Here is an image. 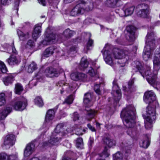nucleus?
I'll return each instance as SVG.
<instances>
[{"instance_id": "nucleus-1", "label": "nucleus", "mask_w": 160, "mask_h": 160, "mask_svg": "<svg viewBox=\"0 0 160 160\" xmlns=\"http://www.w3.org/2000/svg\"><path fill=\"white\" fill-rule=\"evenodd\" d=\"M112 53L110 51L105 50L103 53V58L106 63L112 65L113 63V57L119 60L118 62L124 66L128 59V55L130 51L128 50H121L118 48H114Z\"/></svg>"}, {"instance_id": "nucleus-2", "label": "nucleus", "mask_w": 160, "mask_h": 160, "mask_svg": "<svg viewBox=\"0 0 160 160\" xmlns=\"http://www.w3.org/2000/svg\"><path fill=\"white\" fill-rule=\"evenodd\" d=\"M28 105V100L23 97L15 102L12 106H7L0 112V121L4 120L8 114L12 112V107L15 110L22 111L25 110Z\"/></svg>"}, {"instance_id": "nucleus-3", "label": "nucleus", "mask_w": 160, "mask_h": 160, "mask_svg": "<svg viewBox=\"0 0 160 160\" xmlns=\"http://www.w3.org/2000/svg\"><path fill=\"white\" fill-rule=\"evenodd\" d=\"M156 35L153 31L148 32L146 38V46L144 48L143 57L145 61L150 58L152 51L155 48Z\"/></svg>"}, {"instance_id": "nucleus-4", "label": "nucleus", "mask_w": 160, "mask_h": 160, "mask_svg": "<svg viewBox=\"0 0 160 160\" xmlns=\"http://www.w3.org/2000/svg\"><path fill=\"white\" fill-rule=\"evenodd\" d=\"M124 125L127 128H131L135 124V109L132 106L128 107L123 109L121 114Z\"/></svg>"}, {"instance_id": "nucleus-5", "label": "nucleus", "mask_w": 160, "mask_h": 160, "mask_svg": "<svg viewBox=\"0 0 160 160\" xmlns=\"http://www.w3.org/2000/svg\"><path fill=\"white\" fill-rule=\"evenodd\" d=\"M150 68L148 66L145 68L141 66L138 68V70L142 76L146 79L149 83L156 88H160V81H158L156 79L157 75H154V72L152 73L150 72Z\"/></svg>"}, {"instance_id": "nucleus-6", "label": "nucleus", "mask_w": 160, "mask_h": 160, "mask_svg": "<svg viewBox=\"0 0 160 160\" xmlns=\"http://www.w3.org/2000/svg\"><path fill=\"white\" fill-rule=\"evenodd\" d=\"M86 2L83 0H79L78 4H77L70 12V15L72 16H78L83 14L85 11H89L91 9L89 8L86 7L87 4Z\"/></svg>"}, {"instance_id": "nucleus-7", "label": "nucleus", "mask_w": 160, "mask_h": 160, "mask_svg": "<svg viewBox=\"0 0 160 160\" xmlns=\"http://www.w3.org/2000/svg\"><path fill=\"white\" fill-rule=\"evenodd\" d=\"M156 118L154 108L148 106L147 108L145 116V119L147 122H145V126L146 129H148L152 127V124L155 122Z\"/></svg>"}, {"instance_id": "nucleus-8", "label": "nucleus", "mask_w": 160, "mask_h": 160, "mask_svg": "<svg viewBox=\"0 0 160 160\" xmlns=\"http://www.w3.org/2000/svg\"><path fill=\"white\" fill-rule=\"evenodd\" d=\"M155 52L153 60L154 68L155 69L153 72H154L155 75H157L158 71L160 68V48L157 49Z\"/></svg>"}, {"instance_id": "nucleus-9", "label": "nucleus", "mask_w": 160, "mask_h": 160, "mask_svg": "<svg viewBox=\"0 0 160 160\" xmlns=\"http://www.w3.org/2000/svg\"><path fill=\"white\" fill-rule=\"evenodd\" d=\"M59 105V104L57 105L53 108L49 109L47 111L45 116V122L48 123L51 122L53 119Z\"/></svg>"}, {"instance_id": "nucleus-10", "label": "nucleus", "mask_w": 160, "mask_h": 160, "mask_svg": "<svg viewBox=\"0 0 160 160\" xmlns=\"http://www.w3.org/2000/svg\"><path fill=\"white\" fill-rule=\"evenodd\" d=\"M45 74L47 77L52 78L58 77L60 73L57 69L51 66L47 67L45 69Z\"/></svg>"}, {"instance_id": "nucleus-11", "label": "nucleus", "mask_w": 160, "mask_h": 160, "mask_svg": "<svg viewBox=\"0 0 160 160\" xmlns=\"http://www.w3.org/2000/svg\"><path fill=\"white\" fill-rule=\"evenodd\" d=\"M127 33L126 37L127 39L129 41H132L135 39V32L136 29L132 26H128L127 27Z\"/></svg>"}, {"instance_id": "nucleus-12", "label": "nucleus", "mask_w": 160, "mask_h": 160, "mask_svg": "<svg viewBox=\"0 0 160 160\" xmlns=\"http://www.w3.org/2000/svg\"><path fill=\"white\" fill-rule=\"evenodd\" d=\"M143 99L146 103L149 104L155 100L156 95L152 91L146 92L144 93Z\"/></svg>"}, {"instance_id": "nucleus-13", "label": "nucleus", "mask_w": 160, "mask_h": 160, "mask_svg": "<svg viewBox=\"0 0 160 160\" xmlns=\"http://www.w3.org/2000/svg\"><path fill=\"white\" fill-rule=\"evenodd\" d=\"M15 141V136L13 134H9L4 138L3 144L5 146H12L14 144Z\"/></svg>"}, {"instance_id": "nucleus-14", "label": "nucleus", "mask_w": 160, "mask_h": 160, "mask_svg": "<svg viewBox=\"0 0 160 160\" xmlns=\"http://www.w3.org/2000/svg\"><path fill=\"white\" fill-rule=\"evenodd\" d=\"M41 26L42 24H37L35 26L32 33V37L33 39L36 40L39 37V34L41 32Z\"/></svg>"}, {"instance_id": "nucleus-15", "label": "nucleus", "mask_w": 160, "mask_h": 160, "mask_svg": "<svg viewBox=\"0 0 160 160\" xmlns=\"http://www.w3.org/2000/svg\"><path fill=\"white\" fill-rule=\"evenodd\" d=\"M35 146L34 144L32 142L27 144L24 150V156L28 157L31 155L34 151Z\"/></svg>"}, {"instance_id": "nucleus-16", "label": "nucleus", "mask_w": 160, "mask_h": 160, "mask_svg": "<svg viewBox=\"0 0 160 160\" xmlns=\"http://www.w3.org/2000/svg\"><path fill=\"white\" fill-rule=\"evenodd\" d=\"M6 61L9 65L12 66L18 65L21 62V61L14 55H11L9 58L7 59Z\"/></svg>"}, {"instance_id": "nucleus-17", "label": "nucleus", "mask_w": 160, "mask_h": 160, "mask_svg": "<svg viewBox=\"0 0 160 160\" xmlns=\"http://www.w3.org/2000/svg\"><path fill=\"white\" fill-rule=\"evenodd\" d=\"M87 77V76L86 74L78 72H75L71 75L72 79L76 81L79 80H83Z\"/></svg>"}, {"instance_id": "nucleus-18", "label": "nucleus", "mask_w": 160, "mask_h": 160, "mask_svg": "<svg viewBox=\"0 0 160 160\" xmlns=\"http://www.w3.org/2000/svg\"><path fill=\"white\" fill-rule=\"evenodd\" d=\"M2 81L6 86L12 84L14 81L13 75L11 73L8 74L2 78Z\"/></svg>"}, {"instance_id": "nucleus-19", "label": "nucleus", "mask_w": 160, "mask_h": 160, "mask_svg": "<svg viewBox=\"0 0 160 160\" xmlns=\"http://www.w3.org/2000/svg\"><path fill=\"white\" fill-rule=\"evenodd\" d=\"M92 100V95L91 93L88 92L85 94L83 98V102L85 107H89L91 106Z\"/></svg>"}, {"instance_id": "nucleus-20", "label": "nucleus", "mask_w": 160, "mask_h": 160, "mask_svg": "<svg viewBox=\"0 0 160 160\" xmlns=\"http://www.w3.org/2000/svg\"><path fill=\"white\" fill-rule=\"evenodd\" d=\"M56 48V47L53 46H51L47 48L43 52V56L46 57H49L53 54L54 51Z\"/></svg>"}, {"instance_id": "nucleus-21", "label": "nucleus", "mask_w": 160, "mask_h": 160, "mask_svg": "<svg viewBox=\"0 0 160 160\" xmlns=\"http://www.w3.org/2000/svg\"><path fill=\"white\" fill-rule=\"evenodd\" d=\"M18 35L21 40L24 41L28 39L30 37V35L28 32L24 33L20 30L17 31Z\"/></svg>"}, {"instance_id": "nucleus-22", "label": "nucleus", "mask_w": 160, "mask_h": 160, "mask_svg": "<svg viewBox=\"0 0 160 160\" xmlns=\"http://www.w3.org/2000/svg\"><path fill=\"white\" fill-rule=\"evenodd\" d=\"M104 144L109 148L112 147L115 145V141L110 139L108 137L104 138H103Z\"/></svg>"}, {"instance_id": "nucleus-23", "label": "nucleus", "mask_w": 160, "mask_h": 160, "mask_svg": "<svg viewBox=\"0 0 160 160\" xmlns=\"http://www.w3.org/2000/svg\"><path fill=\"white\" fill-rule=\"evenodd\" d=\"M56 39V35L55 34L52 33H48L46 34L44 39L42 41V43L44 44V42H46V44H48L47 43L50 42L53 40H55Z\"/></svg>"}, {"instance_id": "nucleus-24", "label": "nucleus", "mask_w": 160, "mask_h": 160, "mask_svg": "<svg viewBox=\"0 0 160 160\" xmlns=\"http://www.w3.org/2000/svg\"><path fill=\"white\" fill-rule=\"evenodd\" d=\"M88 65V62L87 58H82L81 59L79 66L80 69L84 70L87 68Z\"/></svg>"}, {"instance_id": "nucleus-25", "label": "nucleus", "mask_w": 160, "mask_h": 160, "mask_svg": "<svg viewBox=\"0 0 160 160\" xmlns=\"http://www.w3.org/2000/svg\"><path fill=\"white\" fill-rule=\"evenodd\" d=\"M35 104L39 107H42L44 105L42 99L40 96H36L34 99Z\"/></svg>"}, {"instance_id": "nucleus-26", "label": "nucleus", "mask_w": 160, "mask_h": 160, "mask_svg": "<svg viewBox=\"0 0 160 160\" xmlns=\"http://www.w3.org/2000/svg\"><path fill=\"white\" fill-rule=\"evenodd\" d=\"M134 81L133 79H132L129 81L128 83V87L127 88L125 86H123V91L128 92H131L133 91L132 88V86L134 83Z\"/></svg>"}, {"instance_id": "nucleus-27", "label": "nucleus", "mask_w": 160, "mask_h": 160, "mask_svg": "<svg viewBox=\"0 0 160 160\" xmlns=\"http://www.w3.org/2000/svg\"><path fill=\"white\" fill-rule=\"evenodd\" d=\"M74 33L73 31L68 28L64 31L63 34L66 38H69L73 36Z\"/></svg>"}, {"instance_id": "nucleus-28", "label": "nucleus", "mask_w": 160, "mask_h": 160, "mask_svg": "<svg viewBox=\"0 0 160 160\" xmlns=\"http://www.w3.org/2000/svg\"><path fill=\"white\" fill-rule=\"evenodd\" d=\"M59 141V138L57 136V135L54 136L52 135L50 137L49 140V142L51 144L53 145H57Z\"/></svg>"}, {"instance_id": "nucleus-29", "label": "nucleus", "mask_w": 160, "mask_h": 160, "mask_svg": "<svg viewBox=\"0 0 160 160\" xmlns=\"http://www.w3.org/2000/svg\"><path fill=\"white\" fill-rule=\"evenodd\" d=\"M65 124L64 123H58L55 129H54L55 132L59 133L63 131V128Z\"/></svg>"}, {"instance_id": "nucleus-30", "label": "nucleus", "mask_w": 160, "mask_h": 160, "mask_svg": "<svg viewBox=\"0 0 160 160\" xmlns=\"http://www.w3.org/2000/svg\"><path fill=\"white\" fill-rule=\"evenodd\" d=\"M150 12V11H148L147 10H139L137 12V15L139 17L147 18L148 17Z\"/></svg>"}, {"instance_id": "nucleus-31", "label": "nucleus", "mask_w": 160, "mask_h": 160, "mask_svg": "<svg viewBox=\"0 0 160 160\" xmlns=\"http://www.w3.org/2000/svg\"><path fill=\"white\" fill-rule=\"evenodd\" d=\"M15 93L18 95H20L23 91V88L21 85L19 83H17L15 87Z\"/></svg>"}, {"instance_id": "nucleus-32", "label": "nucleus", "mask_w": 160, "mask_h": 160, "mask_svg": "<svg viewBox=\"0 0 160 160\" xmlns=\"http://www.w3.org/2000/svg\"><path fill=\"white\" fill-rule=\"evenodd\" d=\"M119 0H107L106 2V5L108 7L114 8L116 6L117 2Z\"/></svg>"}, {"instance_id": "nucleus-33", "label": "nucleus", "mask_w": 160, "mask_h": 160, "mask_svg": "<svg viewBox=\"0 0 160 160\" xmlns=\"http://www.w3.org/2000/svg\"><path fill=\"white\" fill-rule=\"evenodd\" d=\"M91 37L90 35L89 36V39L86 45V48L87 51L92 49L94 46L93 40L90 38Z\"/></svg>"}, {"instance_id": "nucleus-34", "label": "nucleus", "mask_w": 160, "mask_h": 160, "mask_svg": "<svg viewBox=\"0 0 160 160\" xmlns=\"http://www.w3.org/2000/svg\"><path fill=\"white\" fill-rule=\"evenodd\" d=\"M95 115V112L92 110H90L88 112L87 114V118L88 120L90 121L91 119L94 118Z\"/></svg>"}, {"instance_id": "nucleus-35", "label": "nucleus", "mask_w": 160, "mask_h": 160, "mask_svg": "<svg viewBox=\"0 0 160 160\" xmlns=\"http://www.w3.org/2000/svg\"><path fill=\"white\" fill-rule=\"evenodd\" d=\"M37 68V64L34 62H32L28 67V72L29 73H32Z\"/></svg>"}, {"instance_id": "nucleus-36", "label": "nucleus", "mask_w": 160, "mask_h": 160, "mask_svg": "<svg viewBox=\"0 0 160 160\" xmlns=\"http://www.w3.org/2000/svg\"><path fill=\"white\" fill-rule=\"evenodd\" d=\"M83 139L82 138L79 137L76 140V146L77 148H81L83 146Z\"/></svg>"}, {"instance_id": "nucleus-37", "label": "nucleus", "mask_w": 160, "mask_h": 160, "mask_svg": "<svg viewBox=\"0 0 160 160\" xmlns=\"http://www.w3.org/2000/svg\"><path fill=\"white\" fill-rule=\"evenodd\" d=\"M6 102L5 94L4 93H0V106L4 105Z\"/></svg>"}, {"instance_id": "nucleus-38", "label": "nucleus", "mask_w": 160, "mask_h": 160, "mask_svg": "<svg viewBox=\"0 0 160 160\" xmlns=\"http://www.w3.org/2000/svg\"><path fill=\"white\" fill-rule=\"evenodd\" d=\"M0 70L3 73H5L8 72V69L4 63L0 61Z\"/></svg>"}, {"instance_id": "nucleus-39", "label": "nucleus", "mask_w": 160, "mask_h": 160, "mask_svg": "<svg viewBox=\"0 0 160 160\" xmlns=\"http://www.w3.org/2000/svg\"><path fill=\"white\" fill-rule=\"evenodd\" d=\"M107 147H105L103 151L102 154H101V160H105V158L109 156V154L107 152Z\"/></svg>"}, {"instance_id": "nucleus-40", "label": "nucleus", "mask_w": 160, "mask_h": 160, "mask_svg": "<svg viewBox=\"0 0 160 160\" xmlns=\"http://www.w3.org/2000/svg\"><path fill=\"white\" fill-rule=\"evenodd\" d=\"M138 8L140 10L147 11H150V8L148 5L145 3H142L138 6Z\"/></svg>"}, {"instance_id": "nucleus-41", "label": "nucleus", "mask_w": 160, "mask_h": 160, "mask_svg": "<svg viewBox=\"0 0 160 160\" xmlns=\"http://www.w3.org/2000/svg\"><path fill=\"white\" fill-rule=\"evenodd\" d=\"M134 7L132 6L127 8L124 11V13L126 16H128L131 15L133 12L134 10Z\"/></svg>"}, {"instance_id": "nucleus-42", "label": "nucleus", "mask_w": 160, "mask_h": 160, "mask_svg": "<svg viewBox=\"0 0 160 160\" xmlns=\"http://www.w3.org/2000/svg\"><path fill=\"white\" fill-rule=\"evenodd\" d=\"M123 155L120 152H118L113 155V160H122Z\"/></svg>"}, {"instance_id": "nucleus-43", "label": "nucleus", "mask_w": 160, "mask_h": 160, "mask_svg": "<svg viewBox=\"0 0 160 160\" xmlns=\"http://www.w3.org/2000/svg\"><path fill=\"white\" fill-rule=\"evenodd\" d=\"M121 97V91L119 90H117L115 92V96L114 97L115 100L118 101L120 100Z\"/></svg>"}, {"instance_id": "nucleus-44", "label": "nucleus", "mask_w": 160, "mask_h": 160, "mask_svg": "<svg viewBox=\"0 0 160 160\" xmlns=\"http://www.w3.org/2000/svg\"><path fill=\"white\" fill-rule=\"evenodd\" d=\"M150 142L148 139L143 141L140 144V146L144 148H147L150 144Z\"/></svg>"}, {"instance_id": "nucleus-45", "label": "nucleus", "mask_w": 160, "mask_h": 160, "mask_svg": "<svg viewBox=\"0 0 160 160\" xmlns=\"http://www.w3.org/2000/svg\"><path fill=\"white\" fill-rule=\"evenodd\" d=\"M93 89L95 92L98 95H100V82L99 84L95 83Z\"/></svg>"}, {"instance_id": "nucleus-46", "label": "nucleus", "mask_w": 160, "mask_h": 160, "mask_svg": "<svg viewBox=\"0 0 160 160\" xmlns=\"http://www.w3.org/2000/svg\"><path fill=\"white\" fill-rule=\"evenodd\" d=\"M73 101V96L72 95L68 96L65 101L66 103L69 105L71 104L72 103Z\"/></svg>"}, {"instance_id": "nucleus-47", "label": "nucleus", "mask_w": 160, "mask_h": 160, "mask_svg": "<svg viewBox=\"0 0 160 160\" xmlns=\"http://www.w3.org/2000/svg\"><path fill=\"white\" fill-rule=\"evenodd\" d=\"M91 69L88 70V73L91 76H94L96 75V73L95 72L94 70L92 67H91Z\"/></svg>"}, {"instance_id": "nucleus-48", "label": "nucleus", "mask_w": 160, "mask_h": 160, "mask_svg": "<svg viewBox=\"0 0 160 160\" xmlns=\"http://www.w3.org/2000/svg\"><path fill=\"white\" fill-rule=\"evenodd\" d=\"M49 5L52 6L53 4H56L58 3V0H47Z\"/></svg>"}, {"instance_id": "nucleus-49", "label": "nucleus", "mask_w": 160, "mask_h": 160, "mask_svg": "<svg viewBox=\"0 0 160 160\" xmlns=\"http://www.w3.org/2000/svg\"><path fill=\"white\" fill-rule=\"evenodd\" d=\"M87 126L88 128L92 132H95L96 131V130L95 128L92 126L90 123H89L88 124Z\"/></svg>"}, {"instance_id": "nucleus-50", "label": "nucleus", "mask_w": 160, "mask_h": 160, "mask_svg": "<svg viewBox=\"0 0 160 160\" xmlns=\"http://www.w3.org/2000/svg\"><path fill=\"white\" fill-rule=\"evenodd\" d=\"M20 1L21 0H15L14 2V7L16 9H18Z\"/></svg>"}, {"instance_id": "nucleus-51", "label": "nucleus", "mask_w": 160, "mask_h": 160, "mask_svg": "<svg viewBox=\"0 0 160 160\" xmlns=\"http://www.w3.org/2000/svg\"><path fill=\"white\" fill-rule=\"evenodd\" d=\"M79 119V115L77 112L74 113L73 120L76 121L78 120Z\"/></svg>"}, {"instance_id": "nucleus-52", "label": "nucleus", "mask_w": 160, "mask_h": 160, "mask_svg": "<svg viewBox=\"0 0 160 160\" xmlns=\"http://www.w3.org/2000/svg\"><path fill=\"white\" fill-rule=\"evenodd\" d=\"M40 73L38 72L36 73L34 75V78L37 80H39L41 78V76L40 75Z\"/></svg>"}, {"instance_id": "nucleus-53", "label": "nucleus", "mask_w": 160, "mask_h": 160, "mask_svg": "<svg viewBox=\"0 0 160 160\" xmlns=\"http://www.w3.org/2000/svg\"><path fill=\"white\" fill-rule=\"evenodd\" d=\"M27 44L30 47H32L33 46L34 42L32 40H29L28 41Z\"/></svg>"}, {"instance_id": "nucleus-54", "label": "nucleus", "mask_w": 160, "mask_h": 160, "mask_svg": "<svg viewBox=\"0 0 160 160\" xmlns=\"http://www.w3.org/2000/svg\"><path fill=\"white\" fill-rule=\"evenodd\" d=\"M77 48V47L76 45L72 46L70 48L69 50L71 52L76 51Z\"/></svg>"}, {"instance_id": "nucleus-55", "label": "nucleus", "mask_w": 160, "mask_h": 160, "mask_svg": "<svg viewBox=\"0 0 160 160\" xmlns=\"http://www.w3.org/2000/svg\"><path fill=\"white\" fill-rule=\"evenodd\" d=\"M62 160H73L72 159L68 156H64L62 158Z\"/></svg>"}, {"instance_id": "nucleus-56", "label": "nucleus", "mask_w": 160, "mask_h": 160, "mask_svg": "<svg viewBox=\"0 0 160 160\" xmlns=\"http://www.w3.org/2000/svg\"><path fill=\"white\" fill-rule=\"evenodd\" d=\"M12 44H13V46H12V52L13 53H14L15 54H17V52L16 50L15 47L14 45V42H13Z\"/></svg>"}, {"instance_id": "nucleus-57", "label": "nucleus", "mask_w": 160, "mask_h": 160, "mask_svg": "<svg viewBox=\"0 0 160 160\" xmlns=\"http://www.w3.org/2000/svg\"><path fill=\"white\" fill-rule=\"evenodd\" d=\"M40 2L44 6L46 5V2L45 0H39Z\"/></svg>"}, {"instance_id": "nucleus-58", "label": "nucleus", "mask_w": 160, "mask_h": 160, "mask_svg": "<svg viewBox=\"0 0 160 160\" xmlns=\"http://www.w3.org/2000/svg\"><path fill=\"white\" fill-rule=\"evenodd\" d=\"M75 0H64V1L65 3H70L74 1Z\"/></svg>"}, {"instance_id": "nucleus-59", "label": "nucleus", "mask_w": 160, "mask_h": 160, "mask_svg": "<svg viewBox=\"0 0 160 160\" xmlns=\"http://www.w3.org/2000/svg\"><path fill=\"white\" fill-rule=\"evenodd\" d=\"M89 145L91 146H92V144L93 143L94 141L92 139H90L89 140Z\"/></svg>"}, {"instance_id": "nucleus-60", "label": "nucleus", "mask_w": 160, "mask_h": 160, "mask_svg": "<svg viewBox=\"0 0 160 160\" xmlns=\"http://www.w3.org/2000/svg\"><path fill=\"white\" fill-rule=\"evenodd\" d=\"M113 88L115 87H118V86L117 85L116 82L115 80H114L113 82Z\"/></svg>"}, {"instance_id": "nucleus-61", "label": "nucleus", "mask_w": 160, "mask_h": 160, "mask_svg": "<svg viewBox=\"0 0 160 160\" xmlns=\"http://www.w3.org/2000/svg\"><path fill=\"white\" fill-rule=\"evenodd\" d=\"M29 160H40V159L37 157H34L30 159Z\"/></svg>"}, {"instance_id": "nucleus-62", "label": "nucleus", "mask_w": 160, "mask_h": 160, "mask_svg": "<svg viewBox=\"0 0 160 160\" xmlns=\"http://www.w3.org/2000/svg\"><path fill=\"white\" fill-rule=\"evenodd\" d=\"M48 158H47L46 156H44L42 157L41 160H48Z\"/></svg>"}, {"instance_id": "nucleus-63", "label": "nucleus", "mask_w": 160, "mask_h": 160, "mask_svg": "<svg viewBox=\"0 0 160 160\" xmlns=\"http://www.w3.org/2000/svg\"><path fill=\"white\" fill-rule=\"evenodd\" d=\"M135 133V132H131V133H130V132H128V134L130 135H132L133 136L134 134Z\"/></svg>"}, {"instance_id": "nucleus-64", "label": "nucleus", "mask_w": 160, "mask_h": 160, "mask_svg": "<svg viewBox=\"0 0 160 160\" xmlns=\"http://www.w3.org/2000/svg\"><path fill=\"white\" fill-rule=\"evenodd\" d=\"M67 154L68 155V154H72V152L70 151H68L67 152Z\"/></svg>"}]
</instances>
